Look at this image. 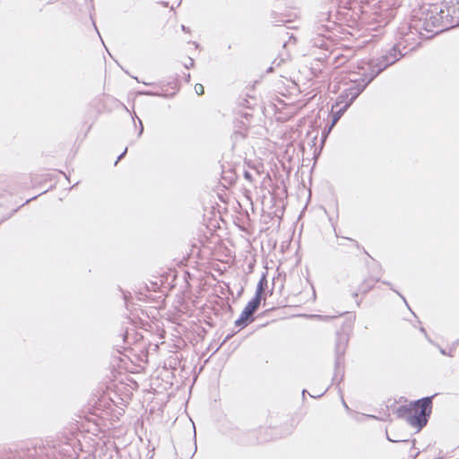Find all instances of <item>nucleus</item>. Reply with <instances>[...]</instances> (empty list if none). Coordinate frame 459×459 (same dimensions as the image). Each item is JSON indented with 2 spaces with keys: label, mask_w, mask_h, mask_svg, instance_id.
<instances>
[{
  "label": "nucleus",
  "mask_w": 459,
  "mask_h": 459,
  "mask_svg": "<svg viewBox=\"0 0 459 459\" xmlns=\"http://www.w3.org/2000/svg\"><path fill=\"white\" fill-rule=\"evenodd\" d=\"M194 65V60L192 58H189L187 63L185 64L186 68H190Z\"/></svg>",
  "instance_id": "nucleus-10"
},
{
  "label": "nucleus",
  "mask_w": 459,
  "mask_h": 459,
  "mask_svg": "<svg viewBox=\"0 0 459 459\" xmlns=\"http://www.w3.org/2000/svg\"><path fill=\"white\" fill-rule=\"evenodd\" d=\"M181 29H182L183 31H187V29H186V27L185 25H182Z\"/></svg>",
  "instance_id": "nucleus-14"
},
{
  "label": "nucleus",
  "mask_w": 459,
  "mask_h": 459,
  "mask_svg": "<svg viewBox=\"0 0 459 459\" xmlns=\"http://www.w3.org/2000/svg\"><path fill=\"white\" fill-rule=\"evenodd\" d=\"M126 151H127V148H126L124 152L118 156L117 160L116 161V164L118 162L119 160H121L124 157V155L126 154Z\"/></svg>",
  "instance_id": "nucleus-11"
},
{
  "label": "nucleus",
  "mask_w": 459,
  "mask_h": 459,
  "mask_svg": "<svg viewBox=\"0 0 459 459\" xmlns=\"http://www.w3.org/2000/svg\"><path fill=\"white\" fill-rule=\"evenodd\" d=\"M245 177H246L247 178H250L249 173L246 172Z\"/></svg>",
  "instance_id": "nucleus-16"
},
{
  "label": "nucleus",
  "mask_w": 459,
  "mask_h": 459,
  "mask_svg": "<svg viewBox=\"0 0 459 459\" xmlns=\"http://www.w3.org/2000/svg\"><path fill=\"white\" fill-rule=\"evenodd\" d=\"M255 311L252 309L247 305L245 307L244 310L242 311L239 318L236 321V325L238 326H244L247 325V322L249 320L250 317L254 315Z\"/></svg>",
  "instance_id": "nucleus-5"
},
{
  "label": "nucleus",
  "mask_w": 459,
  "mask_h": 459,
  "mask_svg": "<svg viewBox=\"0 0 459 459\" xmlns=\"http://www.w3.org/2000/svg\"><path fill=\"white\" fill-rule=\"evenodd\" d=\"M195 91L196 94L203 95L204 92V88L201 83H196L195 85Z\"/></svg>",
  "instance_id": "nucleus-9"
},
{
  "label": "nucleus",
  "mask_w": 459,
  "mask_h": 459,
  "mask_svg": "<svg viewBox=\"0 0 459 459\" xmlns=\"http://www.w3.org/2000/svg\"><path fill=\"white\" fill-rule=\"evenodd\" d=\"M403 55L396 48V47H394L388 54L383 56L381 59L377 60V62H373L374 65H368V67L371 72H376L377 76L386 67L395 63Z\"/></svg>",
  "instance_id": "nucleus-3"
},
{
  "label": "nucleus",
  "mask_w": 459,
  "mask_h": 459,
  "mask_svg": "<svg viewBox=\"0 0 459 459\" xmlns=\"http://www.w3.org/2000/svg\"><path fill=\"white\" fill-rule=\"evenodd\" d=\"M420 331L425 333V329L421 328Z\"/></svg>",
  "instance_id": "nucleus-17"
},
{
  "label": "nucleus",
  "mask_w": 459,
  "mask_h": 459,
  "mask_svg": "<svg viewBox=\"0 0 459 459\" xmlns=\"http://www.w3.org/2000/svg\"><path fill=\"white\" fill-rule=\"evenodd\" d=\"M368 65H374V63L373 62H368V61H361L358 65V71L349 72L346 79L349 81V82L351 85L362 84L363 83V78H364V74H363L370 72Z\"/></svg>",
  "instance_id": "nucleus-4"
},
{
  "label": "nucleus",
  "mask_w": 459,
  "mask_h": 459,
  "mask_svg": "<svg viewBox=\"0 0 459 459\" xmlns=\"http://www.w3.org/2000/svg\"><path fill=\"white\" fill-rule=\"evenodd\" d=\"M387 439H388L389 441H391V442H399V441H401L400 439H393V438H391L389 436H387Z\"/></svg>",
  "instance_id": "nucleus-13"
},
{
  "label": "nucleus",
  "mask_w": 459,
  "mask_h": 459,
  "mask_svg": "<svg viewBox=\"0 0 459 459\" xmlns=\"http://www.w3.org/2000/svg\"><path fill=\"white\" fill-rule=\"evenodd\" d=\"M140 126H141V127H140V131H139V134H138V135H139V136H140V135L143 134V123H142V121H141V120H140Z\"/></svg>",
  "instance_id": "nucleus-12"
},
{
  "label": "nucleus",
  "mask_w": 459,
  "mask_h": 459,
  "mask_svg": "<svg viewBox=\"0 0 459 459\" xmlns=\"http://www.w3.org/2000/svg\"><path fill=\"white\" fill-rule=\"evenodd\" d=\"M342 113L343 112H341V108L334 112V114L333 116V122H332L331 127H333L335 125V123L340 119Z\"/></svg>",
  "instance_id": "nucleus-8"
},
{
  "label": "nucleus",
  "mask_w": 459,
  "mask_h": 459,
  "mask_svg": "<svg viewBox=\"0 0 459 459\" xmlns=\"http://www.w3.org/2000/svg\"><path fill=\"white\" fill-rule=\"evenodd\" d=\"M264 281H265L264 277H263L259 281V282L257 284V287H256V290H255V296L262 298V293L264 290Z\"/></svg>",
  "instance_id": "nucleus-7"
},
{
  "label": "nucleus",
  "mask_w": 459,
  "mask_h": 459,
  "mask_svg": "<svg viewBox=\"0 0 459 459\" xmlns=\"http://www.w3.org/2000/svg\"><path fill=\"white\" fill-rule=\"evenodd\" d=\"M440 352H441L442 354H444V355H446V351H445V350H443V349H441V350H440Z\"/></svg>",
  "instance_id": "nucleus-15"
},
{
  "label": "nucleus",
  "mask_w": 459,
  "mask_h": 459,
  "mask_svg": "<svg viewBox=\"0 0 459 459\" xmlns=\"http://www.w3.org/2000/svg\"><path fill=\"white\" fill-rule=\"evenodd\" d=\"M363 83L350 85L345 88L342 93L339 96L336 106L343 104L341 108V112H344L356 100V98L364 91L366 86L376 77V72L364 73Z\"/></svg>",
  "instance_id": "nucleus-2"
},
{
  "label": "nucleus",
  "mask_w": 459,
  "mask_h": 459,
  "mask_svg": "<svg viewBox=\"0 0 459 459\" xmlns=\"http://www.w3.org/2000/svg\"><path fill=\"white\" fill-rule=\"evenodd\" d=\"M261 303V298L255 296L247 305L250 307L255 311L257 310L259 305Z\"/></svg>",
  "instance_id": "nucleus-6"
},
{
  "label": "nucleus",
  "mask_w": 459,
  "mask_h": 459,
  "mask_svg": "<svg viewBox=\"0 0 459 459\" xmlns=\"http://www.w3.org/2000/svg\"><path fill=\"white\" fill-rule=\"evenodd\" d=\"M430 412L431 397L422 398L413 403V408L410 411L407 421L411 426L420 429L427 424Z\"/></svg>",
  "instance_id": "nucleus-1"
}]
</instances>
